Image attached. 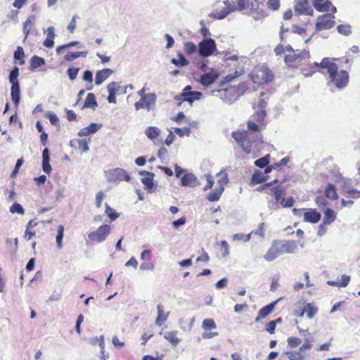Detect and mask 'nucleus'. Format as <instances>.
Instances as JSON below:
<instances>
[{
	"label": "nucleus",
	"mask_w": 360,
	"mask_h": 360,
	"mask_svg": "<svg viewBox=\"0 0 360 360\" xmlns=\"http://www.w3.org/2000/svg\"><path fill=\"white\" fill-rule=\"evenodd\" d=\"M87 52L86 51H77V52H68L64 57L66 61H72L79 57H86Z\"/></svg>",
	"instance_id": "obj_36"
},
{
	"label": "nucleus",
	"mask_w": 360,
	"mask_h": 360,
	"mask_svg": "<svg viewBox=\"0 0 360 360\" xmlns=\"http://www.w3.org/2000/svg\"><path fill=\"white\" fill-rule=\"evenodd\" d=\"M307 62V64L305 62L304 64L301 66V72L306 77H311L316 72L321 71V70L323 69L321 65L322 60L320 63H309V60Z\"/></svg>",
	"instance_id": "obj_12"
},
{
	"label": "nucleus",
	"mask_w": 360,
	"mask_h": 360,
	"mask_svg": "<svg viewBox=\"0 0 360 360\" xmlns=\"http://www.w3.org/2000/svg\"><path fill=\"white\" fill-rule=\"evenodd\" d=\"M250 13L256 20H261L269 15L266 4L264 2H259L258 0H250Z\"/></svg>",
	"instance_id": "obj_8"
},
{
	"label": "nucleus",
	"mask_w": 360,
	"mask_h": 360,
	"mask_svg": "<svg viewBox=\"0 0 360 360\" xmlns=\"http://www.w3.org/2000/svg\"><path fill=\"white\" fill-rule=\"evenodd\" d=\"M252 233V232L249 233L248 234L236 233V234H233L232 237L234 240H236L247 242L250 239Z\"/></svg>",
	"instance_id": "obj_49"
},
{
	"label": "nucleus",
	"mask_w": 360,
	"mask_h": 360,
	"mask_svg": "<svg viewBox=\"0 0 360 360\" xmlns=\"http://www.w3.org/2000/svg\"><path fill=\"white\" fill-rule=\"evenodd\" d=\"M350 281V276L347 275H342L339 282V287H346Z\"/></svg>",
	"instance_id": "obj_62"
},
{
	"label": "nucleus",
	"mask_w": 360,
	"mask_h": 360,
	"mask_svg": "<svg viewBox=\"0 0 360 360\" xmlns=\"http://www.w3.org/2000/svg\"><path fill=\"white\" fill-rule=\"evenodd\" d=\"M268 179V176L265 174H264L261 171L259 170H255L253 173L251 181H250V185L255 186L259 184H262L265 182Z\"/></svg>",
	"instance_id": "obj_21"
},
{
	"label": "nucleus",
	"mask_w": 360,
	"mask_h": 360,
	"mask_svg": "<svg viewBox=\"0 0 360 360\" xmlns=\"http://www.w3.org/2000/svg\"><path fill=\"white\" fill-rule=\"evenodd\" d=\"M184 49L187 55H191L196 51V46L192 41H188L184 43Z\"/></svg>",
	"instance_id": "obj_45"
},
{
	"label": "nucleus",
	"mask_w": 360,
	"mask_h": 360,
	"mask_svg": "<svg viewBox=\"0 0 360 360\" xmlns=\"http://www.w3.org/2000/svg\"><path fill=\"white\" fill-rule=\"evenodd\" d=\"M216 49L215 41L212 39L202 40L198 45L199 53L202 57L212 55Z\"/></svg>",
	"instance_id": "obj_11"
},
{
	"label": "nucleus",
	"mask_w": 360,
	"mask_h": 360,
	"mask_svg": "<svg viewBox=\"0 0 360 360\" xmlns=\"http://www.w3.org/2000/svg\"><path fill=\"white\" fill-rule=\"evenodd\" d=\"M195 181V176L191 173L184 174L181 179V185L184 186H194Z\"/></svg>",
	"instance_id": "obj_30"
},
{
	"label": "nucleus",
	"mask_w": 360,
	"mask_h": 360,
	"mask_svg": "<svg viewBox=\"0 0 360 360\" xmlns=\"http://www.w3.org/2000/svg\"><path fill=\"white\" fill-rule=\"evenodd\" d=\"M334 58H324L321 64L323 70L328 75V85L335 86L338 89H345L349 84V72L344 70H338Z\"/></svg>",
	"instance_id": "obj_3"
},
{
	"label": "nucleus",
	"mask_w": 360,
	"mask_h": 360,
	"mask_svg": "<svg viewBox=\"0 0 360 360\" xmlns=\"http://www.w3.org/2000/svg\"><path fill=\"white\" fill-rule=\"evenodd\" d=\"M224 190V188L221 186L214 188L212 191L208 193L207 199L210 202L217 201L220 198Z\"/></svg>",
	"instance_id": "obj_26"
},
{
	"label": "nucleus",
	"mask_w": 360,
	"mask_h": 360,
	"mask_svg": "<svg viewBox=\"0 0 360 360\" xmlns=\"http://www.w3.org/2000/svg\"><path fill=\"white\" fill-rule=\"evenodd\" d=\"M310 58L311 55L309 51L302 50L299 53L292 52L286 54L284 58V61L288 67L297 68L304 65Z\"/></svg>",
	"instance_id": "obj_5"
},
{
	"label": "nucleus",
	"mask_w": 360,
	"mask_h": 360,
	"mask_svg": "<svg viewBox=\"0 0 360 360\" xmlns=\"http://www.w3.org/2000/svg\"><path fill=\"white\" fill-rule=\"evenodd\" d=\"M336 218L335 212L331 209H326L324 212L323 224H330L335 221Z\"/></svg>",
	"instance_id": "obj_33"
},
{
	"label": "nucleus",
	"mask_w": 360,
	"mask_h": 360,
	"mask_svg": "<svg viewBox=\"0 0 360 360\" xmlns=\"http://www.w3.org/2000/svg\"><path fill=\"white\" fill-rule=\"evenodd\" d=\"M179 58H172L171 62L178 67L186 66L188 64V60L181 54H178Z\"/></svg>",
	"instance_id": "obj_38"
},
{
	"label": "nucleus",
	"mask_w": 360,
	"mask_h": 360,
	"mask_svg": "<svg viewBox=\"0 0 360 360\" xmlns=\"http://www.w3.org/2000/svg\"><path fill=\"white\" fill-rule=\"evenodd\" d=\"M118 89H119V86L115 82H112L107 85V89L108 91V94H116L117 91H118Z\"/></svg>",
	"instance_id": "obj_58"
},
{
	"label": "nucleus",
	"mask_w": 360,
	"mask_h": 360,
	"mask_svg": "<svg viewBox=\"0 0 360 360\" xmlns=\"http://www.w3.org/2000/svg\"><path fill=\"white\" fill-rule=\"evenodd\" d=\"M19 75V69L17 67H15L9 75V82L11 84H19L18 80V77Z\"/></svg>",
	"instance_id": "obj_46"
},
{
	"label": "nucleus",
	"mask_w": 360,
	"mask_h": 360,
	"mask_svg": "<svg viewBox=\"0 0 360 360\" xmlns=\"http://www.w3.org/2000/svg\"><path fill=\"white\" fill-rule=\"evenodd\" d=\"M167 155H168L167 149L165 147H161L158 150V157L160 160H164L167 158Z\"/></svg>",
	"instance_id": "obj_61"
},
{
	"label": "nucleus",
	"mask_w": 360,
	"mask_h": 360,
	"mask_svg": "<svg viewBox=\"0 0 360 360\" xmlns=\"http://www.w3.org/2000/svg\"><path fill=\"white\" fill-rule=\"evenodd\" d=\"M79 18L78 15H75L70 22L69 23L68 26V31L70 32V33H73L75 30V28H76V20Z\"/></svg>",
	"instance_id": "obj_60"
},
{
	"label": "nucleus",
	"mask_w": 360,
	"mask_h": 360,
	"mask_svg": "<svg viewBox=\"0 0 360 360\" xmlns=\"http://www.w3.org/2000/svg\"><path fill=\"white\" fill-rule=\"evenodd\" d=\"M247 131L238 129L232 131L231 136L247 155L252 154L253 158H256L259 146L263 143L261 131L264 127L251 120L247 122Z\"/></svg>",
	"instance_id": "obj_1"
},
{
	"label": "nucleus",
	"mask_w": 360,
	"mask_h": 360,
	"mask_svg": "<svg viewBox=\"0 0 360 360\" xmlns=\"http://www.w3.org/2000/svg\"><path fill=\"white\" fill-rule=\"evenodd\" d=\"M139 174L143 176L141 182L144 185L145 188L150 193L153 192L155 187L154 174L146 171H141Z\"/></svg>",
	"instance_id": "obj_13"
},
{
	"label": "nucleus",
	"mask_w": 360,
	"mask_h": 360,
	"mask_svg": "<svg viewBox=\"0 0 360 360\" xmlns=\"http://www.w3.org/2000/svg\"><path fill=\"white\" fill-rule=\"evenodd\" d=\"M280 0H268L266 4L269 9L271 11H277L280 8Z\"/></svg>",
	"instance_id": "obj_53"
},
{
	"label": "nucleus",
	"mask_w": 360,
	"mask_h": 360,
	"mask_svg": "<svg viewBox=\"0 0 360 360\" xmlns=\"http://www.w3.org/2000/svg\"><path fill=\"white\" fill-rule=\"evenodd\" d=\"M301 339L295 337H289L287 340L288 345L292 348L297 347L301 343Z\"/></svg>",
	"instance_id": "obj_56"
},
{
	"label": "nucleus",
	"mask_w": 360,
	"mask_h": 360,
	"mask_svg": "<svg viewBox=\"0 0 360 360\" xmlns=\"http://www.w3.org/2000/svg\"><path fill=\"white\" fill-rule=\"evenodd\" d=\"M295 11L299 14L312 15L314 11L309 4V0H298Z\"/></svg>",
	"instance_id": "obj_14"
},
{
	"label": "nucleus",
	"mask_w": 360,
	"mask_h": 360,
	"mask_svg": "<svg viewBox=\"0 0 360 360\" xmlns=\"http://www.w3.org/2000/svg\"><path fill=\"white\" fill-rule=\"evenodd\" d=\"M343 194L346 195L347 198H359L360 197V190L350 189V188H343Z\"/></svg>",
	"instance_id": "obj_43"
},
{
	"label": "nucleus",
	"mask_w": 360,
	"mask_h": 360,
	"mask_svg": "<svg viewBox=\"0 0 360 360\" xmlns=\"http://www.w3.org/2000/svg\"><path fill=\"white\" fill-rule=\"evenodd\" d=\"M304 311H305L309 319H312L317 313L318 309L311 304L307 303L304 307Z\"/></svg>",
	"instance_id": "obj_39"
},
{
	"label": "nucleus",
	"mask_w": 360,
	"mask_h": 360,
	"mask_svg": "<svg viewBox=\"0 0 360 360\" xmlns=\"http://www.w3.org/2000/svg\"><path fill=\"white\" fill-rule=\"evenodd\" d=\"M279 245L280 243L278 242L274 241L266 253L264 255V258L266 261L271 262L281 255Z\"/></svg>",
	"instance_id": "obj_15"
},
{
	"label": "nucleus",
	"mask_w": 360,
	"mask_h": 360,
	"mask_svg": "<svg viewBox=\"0 0 360 360\" xmlns=\"http://www.w3.org/2000/svg\"><path fill=\"white\" fill-rule=\"evenodd\" d=\"M278 300H277L272 302L270 304L263 307L262 309H259V311H258V314H259L261 315V317L265 318L266 316H267L269 314H271L274 311L275 306L277 304V302H278Z\"/></svg>",
	"instance_id": "obj_29"
},
{
	"label": "nucleus",
	"mask_w": 360,
	"mask_h": 360,
	"mask_svg": "<svg viewBox=\"0 0 360 360\" xmlns=\"http://www.w3.org/2000/svg\"><path fill=\"white\" fill-rule=\"evenodd\" d=\"M285 355L288 356L289 360H303L304 356L301 354V352H286Z\"/></svg>",
	"instance_id": "obj_47"
},
{
	"label": "nucleus",
	"mask_w": 360,
	"mask_h": 360,
	"mask_svg": "<svg viewBox=\"0 0 360 360\" xmlns=\"http://www.w3.org/2000/svg\"><path fill=\"white\" fill-rule=\"evenodd\" d=\"M295 200L292 197L283 198L280 204L283 207H291L294 205Z\"/></svg>",
	"instance_id": "obj_54"
},
{
	"label": "nucleus",
	"mask_w": 360,
	"mask_h": 360,
	"mask_svg": "<svg viewBox=\"0 0 360 360\" xmlns=\"http://www.w3.org/2000/svg\"><path fill=\"white\" fill-rule=\"evenodd\" d=\"M113 174L115 176V180L129 181L131 179L129 174L122 169H115Z\"/></svg>",
	"instance_id": "obj_31"
},
{
	"label": "nucleus",
	"mask_w": 360,
	"mask_h": 360,
	"mask_svg": "<svg viewBox=\"0 0 360 360\" xmlns=\"http://www.w3.org/2000/svg\"><path fill=\"white\" fill-rule=\"evenodd\" d=\"M312 4L318 12H329L318 17L315 31L319 32L333 28L335 25L334 15L337 12V8L333 5L331 0H312Z\"/></svg>",
	"instance_id": "obj_2"
},
{
	"label": "nucleus",
	"mask_w": 360,
	"mask_h": 360,
	"mask_svg": "<svg viewBox=\"0 0 360 360\" xmlns=\"http://www.w3.org/2000/svg\"><path fill=\"white\" fill-rule=\"evenodd\" d=\"M46 116L49 119V121L51 123V124H53V125L58 124L59 120L55 114H53L52 112H49Z\"/></svg>",
	"instance_id": "obj_64"
},
{
	"label": "nucleus",
	"mask_w": 360,
	"mask_h": 360,
	"mask_svg": "<svg viewBox=\"0 0 360 360\" xmlns=\"http://www.w3.org/2000/svg\"><path fill=\"white\" fill-rule=\"evenodd\" d=\"M64 235V226H59L57 234L56 236V245L58 249H61L63 247L62 241Z\"/></svg>",
	"instance_id": "obj_44"
},
{
	"label": "nucleus",
	"mask_w": 360,
	"mask_h": 360,
	"mask_svg": "<svg viewBox=\"0 0 360 360\" xmlns=\"http://www.w3.org/2000/svg\"><path fill=\"white\" fill-rule=\"evenodd\" d=\"M10 212L11 213H18L20 214H22L24 213V209L19 203L14 202L10 207Z\"/></svg>",
	"instance_id": "obj_55"
},
{
	"label": "nucleus",
	"mask_w": 360,
	"mask_h": 360,
	"mask_svg": "<svg viewBox=\"0 0 360 360\" xmlns=\"http://www.w3.org/2000/svg\"><path fill=\"white\" fill-rule=\"evenodd\" d=\"M325 196L330 200H336L338 198V194L336 192L335 186L329 184L325 189Z\"/></svg>",
	"instance_id": "obj_32"
},
{
	"label": "nucleus",
	"mask_w": 360,
	"mask_h": 360,
	"mask_svg": "<svg viewBox=\"0 0 360 360\" xmlns=\"http://www.w3.org/2000/svg\"><path fill=\"white\" fill-rule=\"evenodd\" d=\"M270 161V155L267 154L265 156L255 161V165L259 168H264L266 167Z\"/></svg>",
	"instance_id": "obj_41"
},
{
	"label": "nucleus",
	"mask_w": 360,
	"mask_h": 360,
	"mask_svg": "<svg viewBox=\"0 0 360 360\" xmlns=\"http://www.w3.org/2000/svg\"><path fill=\"white\" fill-rule=\"evenodd\" d=\"M202 327L204 330H212L215 329L217 326L213 319H206L202 321Z\"/></svg>",
	"instance_id": "obj_48"
},
{
	"label": "nucleus",
	"mask_w": 360,
	"mask_h": 360,
	"mask_svg": "<svg viewBox=\"0 0 360 360\" xmlns=\"http://www.w3.org/2000/svg\"><path fill=\"white\" fill-rule=\"evenodd\" d=\"M105 212L106 215L110 218V221L115 220L120 216V214L117 213L114 209L110 207L108 204H105Z\"/></svg>",
	"instance_id": "obj_42"
},
{
	"label": "nucleus",
	"mask_w": 360,
	"mask_h": 360,
	"mask_svg": "<svg viewBox=\"0 0 360 360\" xmlns=\"http://www.w3.org/2000/svg\"><path fill=\"white\" fill-rule=\"evenodd\" d=\"M55 37L54 28L49 27L47 29V37L43 42V45L47 48H52L54 45L53 39Z\"/></svg>",
	"instance_id": "obj_25"
},
{
	"label": "nucleus",
	"mask_w": 360,
	"mask_h": 360,
	"mask_svg": "<svg viewBox=\"0 0 360 360\" xmlns=\"http://www.w3.org/2000/svg\"><path fill=\"white\" fill-rule=\"evenodd\" d=\"M177 334L178 331L176 330L169 331L165 333V338L172 345L176 346L181 342V339L177 338Z\"/></svg>",
	"instance_id": "obj_28"
},
{
	"label": "nucleus",
	"mask_w": 360,
	"mask_h": 360,
	"mask_svg": "<svg viewBox=\"0 0 360 360\" xmlns=\"http://www.w3.org/2000/svg\"><path fill=\"white\" fill-rule=\"evenodd\" d=\"M280 243V250L281 255L285 253L292 254L295 253L297 250V243L294 240H288L283 242H278Z\"/></svg>",
	"instance_id": "obj_17"
},
{
	"label": "nucleus",
	"mask_w": 360,
	"mask_h": 360,
	"mask_svg": "<svg viewBox=\"0 0 360 360\" xmlns=\"http://www.w3.org/2000/svg\"><path fill=\"white\" fill-rule=\"evenodd\" d=\"M35 17L34 15L29 16L27 20L23 22V33L25 34V39L31 33V31L34 25Z\"/></svg>",
	"instance_id": "obj_23"
},
{
	"label": "nucleus",
	"mask_w": 360,
	"mask_h": 360,
	"mask_svg": "<svg viewBox=\"0 0 360 360\" xmlns=\"http://www.w3.org/2000/svg\"><path fill=\"white\" fill-rule=\"evenodd\" d=\"M266 113L264 109H259L256 113L252 115L251 120L255 121L256 123L259 124L264 128L266 127L265 117Z\"/></svg>",
	"instance_id": "obj_24"
},
{
	"label": "nucleus",
	"mask_w": 360,
	"mask_h": 360,
	"mask_svg": "<svg viewBox=\"0 0 360 360\" xmlns=\"http://www.w3.org/2000/svg\"><path fill=\"white\" fill-rule=\"evenodd\" d=\"M219 77V75L216 72H210L201 75L199 83L204 87H208L213 84Z\"/></svg>",
	"instance_id": "obj_16"
},
{
	"label": "nucleus",
	"mask_w": 360,
	"mask_h": 360,
	"mask_svg": "<svg viewBox=\"0 0 360 360\" xmlns=\"http://www.w3.org/2000/svg\"><path fill=\"white\" fill-rule=\"evenodd\" d=\"M250 77L255 84L262 85L273 81L274 76L268 68L257 66L251 72Z\"/></svg>",
	"instance_id": "obj_4"
},
{
	"label": "nucleus",
	"mask_w": 360,
	"mask_h": 360,
	"mask_svg": "<svg viewBox=\"0 0 360 360\" xmlns=\"http://www.w3.org/2000/svg\"><path fill=\"white\" fill-rule=\"evenodd\" d=\"M156 101V96L155 94H148L146 96H143L141 99L136 102L134 104L135 109L139 110L140 109H146L150 110L155 105Z\"/></svg>",
	"instance_id": "obj_10"
},
{
	"label": "nucleus",
	"mask_w": 360,
	"mask_h": 360,
	"mask_svg": "<svg viewBox=\"0 0 360 360\" xmlns=\"http://www.w3.org/2000/svg\"><path fill=\"white\" fill-rule=\"evenodd\" d=\"M45 60L43 58L34 56L30 60V65L32 68L36 69L44 65Z\"/></svg>",
	"instance_id": "obj_40"
},
{
	"label": "nucleus",
	"mask_w": 360,
	"mask_h": 360,
	"mask_svg": "<svg viewBox=\"0 0 360 360\" xmlns=\"http://www.w3.org/2000/svg\"><path fill=\"white\" fill-rule=\"evenodd\" d=\"M321 219V214L313 209L307 210L304 214L305 221L312 224L319 222Z\"/></svg>",
	"instance_id": "obj_18"
},
{
	"label": "nucleus",
	"mask_w": 360,
	"mask_h": 360,
	"mask_svg": "<svg viewBox=\"0 0 360 360\" xmlns=\"http://www.w3.org/2000/svg\"><path fill=\"white\" fill-rule=\"evenodd\" d=\"M79 44L78 41H70L69 42L68 44H65V45H62V46H59L56 48V53L57 54H60L62 53V51L66 49V48H68V47H70V46H76Z\"/></svg>",
	"instance_id": "obj_59"
},
{
	"label": "nucleus",
	"mask_w": 360,
	"mask_h": 360,
	"mask_svg": "<svg viewBox=\"0 0 360 360\" xmlns=\"http://www.w3.org/2000/svg\"><path fill=\"white\" fill-rule=\"evenodd\" d=\"M11 96L14 105L18 106L20 100V84H11Z\"/></svg>",
	"instance_id": "obj_22"
},
{
	"label": "nucleus",
	"mask_w": 360,
	"mask_h": 360,
	"mask_svg": "<svg viewBox=\"0 0 360 360\" xmlns=\"http://www.w3.org/2000/svg\"><path fill=\"white\" fill-rule=\"evenodd\" d=\"M217 177L218 178V184L219 186L224 187V185H226L228 181V176L226 173L219 172L217 174Z\"/></svg>",
	"instance_id": "obj_50"
},
{
	"label": "nucleus",
	"mask_w": 360,
	"mask_h": 360,
	"mask_svg": "<svg viewBox=\"0 0 360 360\" xmlns=\"http://www.w3.org/2000/svg\"><path fill=\"white\" fill-rule=\"evenodd\" d=\"M101 127V124L91 123L88 127L82 128L78 132L79 136H86L96 133Z\"/></svg>",
	"instance_id": "obj_20"
},
{
	"label": "nucleus",
	"mask_w": 360,
	"mask_h": 360,
	"mask_svg": "<svg viewBox=\"0 0 360 360\" xmlns=\"http://www.w3.org/2000/svg\"><path fill=\"white\" fill-rule=\"evenodd\" d=\"M191 86L188 85L184 87L181 94L174 96V100L180 105L184 101L193 103L194 101L200 99L202 94L199 91H191Z\"/></svg>",
	"instance_id": "obj_7"
},
{
	"label": "nucleus",
	"mask_w": 360,
	"mask_h": 360,
	"mask_svg": "<svg viewBox=\"0 0 360 360\" xmlns=\"http://www.w3.org/2000/svg\"><path fill=\"white\" fill-rule=\"evenodd\" d=\"M113 73L112 70L110 68L103 69L96 72L95 77V84L96 85L101 84L105 79H107Z\"/></svg>",
	"instance_id": "obj_19"
},
{
	"label": "nucleus",
	"mask_w": 360,
	"mask_h": 360,
	"mask_svg": "<svg viewBox=\"0 0 360 360\" xmlns=\"http://www.w3.org/2000/svg\"><path fill=\"white\" fill-rule=\"evenodd\" d=\"M232 3L234 4L233 8H224L222 11H218L217 9L214 10L212 13V15L217 19H223L231 11L238 10L243 11L245 9H248L250 8V0H231Z\"/></svg>",
	"instance_id": "obj_6"
},
{
	"label": "nucleus",
	"mask_w": 360,
	"mask_h": 360,
	"mask_svg": "<svg viewBox=\"0 0 360 360\" xmlns=\"http://www.w3.org/2000/svg\"><path fill=\"white\" fill-rule=\"evenodd\" d=\"M269 194L272 195L276 200V202H280V201L283 198V195L285 194V190L283 188H281L278 186L272 187L269 190Z\"/></svg>",
	"instance_id": "obj_27"
},
{
	"label": "nucleus",
	"mask_w": 360,
	"mask_h": 360,
	"mask_svg": "<svg viewBox=\"0 0 360 360\" xmlns=\"http://www.w3.org/2000/svg\"><path fill=\"white\" fill-rule=\"evenodd\" d=\"M110 226H98V228L91 231L88 238L93 242L100 243L105 240L110 231Z\"/></svg>",
	"instance_id": "obj_9"
},
{
	"label": "nucleus",
	"mask_w": 360,
	"mask_h": 360,
	"mask_svg": "<svg viewBox=\"0 0 360 360\" xmlns=\"http://www.w3.org/2000/svg\"><path fill=\"white\" fill-rule=\"evenodd\" d=\"M77 144V147L82 152H86L89 150L88 141L84 139H75L70 141V145Z\"/></svg>",
	"instance_id": "obj_35"
},
{
	"label": "nucleus",
	"mask_w": 360,
	"mask_h": 360,
	"mask_svg": "<svg viewBox=\"0 0 360 360\" xmlns=\"http://www.w3.org/2000/svg\"><path fill=\"white\" fill-rule=\"evenodd\" d=\"M206 180H207V183L204 186L205 191L210 189L213 186V184H214L213 177L210 174L206 175Z\"/></svg>",
	"instance_id": "obj_63"
},
{
	"label": "nucleus",
	"mask_w": 360,
	"mask_h": 360,
	"mask_svg": "<svg viewBox=\"0 0 360 360\" xmlns=\"http://www.w3.org/2000/svg\"><path fill=\"white\" fill-rule=\"evenodd\" d=\"M146 135L150 140H155L160 135V129L155 127H149L146 130Z\"/></svg>",
	"instance_id": "obj_37"
},
{
	"label": "nucleus",
	"mask_w": 360,
	"mask_h": 360,
	"mask_svg": "<svg viewBox=\"0 0 360 360\" xmlns=\"http://www.w3.org/2000/svg\"><path fill=\"white\" fill-rule=\"evenodd\" d=\"M24 56L25 53L23 49L21 46H18L14 52V58L16 60H21L20 63L22 65L25 63V60H23Z\"/></svg>",
	"instance_id": "obj_51"
},
{
	"label": "nucleus",
	"mask_w": 360,
	"mask_h": 360,
	"mask_svg": "<svg viewBox=\"0 0 360 360\" xmlns=\"http://www.w3.org/2000/svg\"><path fill=\"white\" fill-rule=\"evenodd\" d=\"M98 104L96 101V96L94 94L89 93L87 94L83 108H95Z\"/></svg>",
	"instance_id": "obj_34"
},
{
	"label": "nucleus",
	"mask_w": 360,
	"mask_h": 360,
	"mask_svg": "<svg viewBox=\"0 0 360 360\" xmlns=\"http://www.w3.org/2000/svg\"><path fill=\"white\" fill-rule=\"evenodd\" d=\"M79 70V68H70L67 70L68 75L71 80H74L76 79L78 72Z\"/></svg>",
	"instance_id": "obj_57"
},
{
	"label": "nucleus",
	"mask_w": 360,
	"mask_h": 360,
	"mask_svg": "<svg viewBox=\"0 0 360 360\" xmlns=\"http://www.w3.org/2000/svg\"><path fill=\"white\" fill-rule=\"evenodd\" d=\"M339 33L347 36L351 34V27L349 25H340L337 27Z\"/></svg>",
	"instance_id": "obj_52"
}]
</instances>
